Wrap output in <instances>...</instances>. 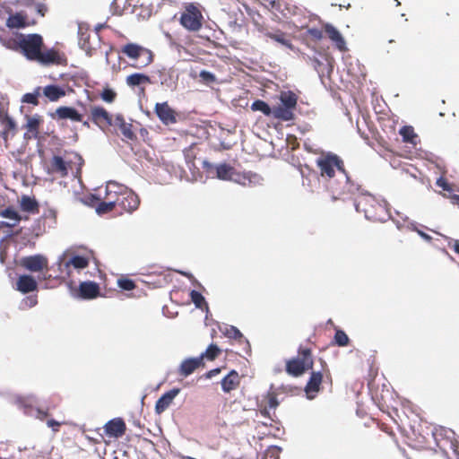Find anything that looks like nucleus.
<instances>
[{"mask_svg":"<svg viewBox=\"0 0 459 459\" xmlns=\"http://www.w3.org/2000/svg\"><path fill=\"white\" fill-rule=\"evenodd\" d=\"M36 403V397L34 395L28 396H17L14 400V403L20 408L27 409Z\"/></svg>","mask_w":459,"mask_h":459,"instance_id":"58836bf2","label":"nucleus"},{"mask_svg":"<svg viewBox=\"0 0 459 459\" xmlns=\"http://www.w3.org/2000/svg\"><path fill=\"white\" fill-rule=\"evenodd\" d=\"M180 393L179 388H173L165 394H163L155 403V412L161 414L164 412L172 403L173 400Z\"/></svg>","mask_w":459,"mask_h":459,"instance_id":"2eb2a0df","label":"nucleus"},{"mask_svg":"<svg viewBox=\"0 0 459 459\" xmlns=\"http://www.w3.org/2000/svg\"><path fill=\"white\" fill-rule=\"evenodd\" d=\"M268 404L271 409H275L278 406L277 398L273 395H271L269 397Z\"/></svg>","mask_w":459,"mask_h":459,"instance_id":"4d7b16f0","label":"nucleus"},{"mask_svg":"<svg viewBox=\"0 0 459 459\" xmlns=\"http://www.w3.org/2000/svg\"><path fill=\"white\" fill-rule=\"evenodd\" d=\"M117 187V184L114 183V182H108L107 186H106V192L107 193H111V192H115L117 193L116 191V188Z\"/></svg>","mask_w":459,"mask_h":459,"instance_id":"13d9d810","label":"nucleus"},{"mask_svg":"<svg viewBox=\"0 0 459 459\" xmlns=\"http://www.w3.org/2000/svg\"><path fill=\"white\" fill-rule=\"evenodd\" d=\"M444 196L449 198L453 204L459 205V195H455V194L451 193L449 195L444 194Z\"/></svg>","mask_w":459,"mask_h":459,"instance_id":"6e6d98bb","label":"nucleus"},{"mask_svg":"<svg viewBox=\"0 0 459 459\" xmlns=\"http://www.w3.org/2000/svg\"><path fill=\"white\" fill-rule=\"evenodd\" d=\"M341 176V178L340 180L343 183H345V186H348V182L350 180L349 177H348V174L346 173H343V174H340Z\"/></svg>","mask_w":459,"mask_h":459,"instance_id":"e2e57ef3","label":"nucleus"},{"mask_svg":"<svg viewBox=\"0 0 459 459\" xmlns=\"http://www.w3.org/2000/svg\"><path fill=\"white\" fill-rule=\"evenodd\" d=\"M216 178L222 181H230L243 186H254L263 180L260 174H216Z\"/></svg>","mask_w":459,"mask_h":459,"instance_id":"9b49d317","label":"nucleus"},{"mask_svg":"<svg viewBox=\"0 0 459 459\" xmlns=\"http://www.w3.org/2000/svg\"><path fill=\"white\" fill-rule=\"evenodd\" d=\"M117 284L121 289H123L125 290H132L135 288L134 282L130 279H126V278L118 279Z\"/></svg>","mask_w":459,"mask_h":459,"instance_id":"09e8293b","label":"nucleus"},{"mask_svg":"<svg viewBox=\"0 0 459 459\" xmlns=\"http://www.w3.org/2000/svg\"><path fill=\"white\" fill-rule=\"evenodd\" d=\"M38 283L36 280L28 274L21 275L16 282V289L22 293H29L36 290Z\"/></svg>","mask_w":459,"mask_h":459,"instance_id":"393cba45","label":"nucleus"},{"mask_svg":"<svg viewBox=\"0 0 459 459\" xmlns=\"http://www.w3.org/2000/svg\"><path fill=\"white\" fill-rule=\"evenodd\" d=\"M26 18L21 13L10 15L6 20V26L10 29H21L26 27Z\"/></svg>","mask_w":459,"mask_h":459,"instance_id":"7c9ffc66","label":"nucleus"},{"mask_svg":"<svg viewBox=\"0 0 459 459\" xmlns=\"http://www.w3.org/2000/svg\"><path fill=\"white\" fill-rule=\"evenodd\" d=\"M322 379L323 376L321 372H312L310 378L305 386V392L308 399H313L315 397V394L319 391Z\"/></svg>","mask_w":459,"mask_h":459,"instance_id":"412c9836","label":"nucleus"},{"mask_svg":"<svg viewBox=\"0 0 459 459\" xmlns=\"http://www.w3.org/2000/svg\"><path fill=\"white\" fill-rule=\"evenodd\" d=\"M120 52L129 59L135 61L132 66L138 69L148 66L154 59V55L152 50L133 42L124 45Z\"/></svg>","mask_w":459,"mask_h":459,"instance_id":"f03ea898","label":"nucleus"},{"mask_svg":"<svg viewBox=\"0 0 459 459\" xmlns=\"http://www.w3.org/2000/svg\"><path fill=\"white\" fill-rule=\"evenodd\" d=\"M0 215L4 218H6L12 221V223H7L8 228H13L18 224L21 221V216L18 212L13 208H6L0 212Z\"/></svg>","mask_w":459,"mask_h":459,"instance_id":"72a5a7b5","label":"nucleus"},{"mask_svg":"<svg viewBox=\"0 0 459 459\" xmlns=\"http://www.w3.org/2000/svg\"><path fill=\"white\" fill-rule=\"evenodd\" d=\"M251 109L254 111H261L264 115L274 117V107L271 108L265 101L262 100H255L251 105Z\"/></svg>","mask_w":459,"mask_h":459,"instance_id":"473e14b6","label":"nucleus"},{"mask_svg":"<svg viewBox=\"0 0 459 459\" xmlns=\"http://www.w3.org/2000/svg\"><path fill=\"white\" fill-rule=\"evenodd\" d=\"M334 340L339 346H346L349 342L348 335L342 330H337L334 335Z\"/></svg>","mask_w":459,"mask_h":459,"instance_id":"a18cd8bd","label":"nucleus"},{"mask_svg":"<svg viewBox=\"0 0 459 459\" xmlns=\"http://www.w3.org/2000/svg\"><path fill=\"white\" fill-rule=\"evenodd\" d=\"M335 174H330V173H327V174H320V177L325 180L326 181L328 178L329 179H332V178L334 176Z\"/></svg>","mask_w":459,"mask_h":459,"instance_id":"0e129e2a","label":"nucleus"},{"mask_svg":"<svg viewBox=\"0 0 459 459\" xmlns=\"http://www.w3.org/2000/svg\"><path fill=\"white\" fill-rule=\"evenodd\" d=\"M203 20L204 17L198 4L188 3L185 5L179 22L187 30L198 31L202 28Z\"/></svg>","mask_w":459,"mask_h":459,"instance_id":"39448f33","label":"nucleus"},{"mask_svg":"<svg viewBox=\"0 0 459 459\" xmlns=\"http://www.w3.org/2000/svg\"><path fill=\"white\" fill-rule=\"evenodd\" d=\"M428 162L429 169H437L439 172H446V164L444 159L437 156H432L431 158L428 159Z\"/></svg>","mask_w":459,"mask_h":459,"instance_id":"f704fd0d","label":"nucleus"},{"mask_svg":"<svg viewBox=\"0 0 459 459\" xmlns=\"http://www.w3.org/2000/svg\"><path fill=\"white\" fill-rule=\"evenodd\" d=\"M399 134L402 136L404 143L411 144L414 148L420 144V139L411 126H402L399 130Z\"/></svg>","mask_w":459,"mask_h":459,"instance_id":"b1692460","label":"nucleus"},{"mask_svg":"<svg viewBox=\"0 0 459 459\" xmlns=\"http://www.w3.org/2000/svg\"><path fill=\"white\" fill-rule=\"evenodd\" d=\"M221 330L229 338L241 339L243 337L240 331L233 325H226L223 329Z\"/></svg>","mask_w":459,"mask_h":459,"instance_id":"79ce46f5","label":"nucleus"},{"mask_svg":"<svg viewBox=\"0 0 459 459\" xmlns=\"http://www.w3.org/2000/svg\"><path fill=\"white\" fill-rule=\"evenodd\" d=\"M126 424L121 419H114L105 425V432L113 437H120L125 434Z\"/></svg>","mask_w":459,"mask_h":459,"instance_id":"4be33fe9","label":"nucleus"},{"mask_svg":"<svg viewBox=\"0 0 459 459\" xmlns=\"http://www.w3.org/2000/svg\"><path fill=\"white\" fill-rule=\"evenodd\" d=\"M83 163L79 153L67 151L63 155H54L50 161L51 167L60 172H81Z\"/></svg>","mask_w":459,"mask_h":459,"instance_id":"20e7f679","label":"nucleus"},{"mask_svg":"<svg viewBox=\"0 0 459 459\" xmlns=\"http://www.w3.org/2000/svg\"><path fill=\"white\" fill-rule=\"evenodd\" d=\"M90 34L88 31L80 30L79 32V43L81 48L85 50L88 54H91V49L93 48L89 42Z\"/></svg>","mask_w":459,"mask_h":459,"instance_id":"ea45409f","label":"nucleus"},{"mask_svg":"<svg viewBox=\"0 0 459 459\" xmlns=\"http://www.w3.org/2000/svg\"><path fill=\"white\" fill-rule=\"evenodd\" d=\"M159 74H160V82H161V84H163V85H164V84H165V85H169V84L167 83V79L165 78V76H166L167 74H169V70H167V69L163 68L162 70H160V71H159Z\"/></svg>","mask_w":459,"mask_h":459,"instance_id":"5fc2aeb1","label":"nucleus"},{"mask_svg":"<svg viewBox=\"0 0 459 459\" xmlns=\"http://www.w3.org/2000/svg\"><path fill=\"white\" fill-rule=\"evenodd\" d=\"M281 105L274 107V118L281 121H291L295 118L294 111L298 105L299 96L292 91H281L279 95Z\"/></svg>","mask_w":459,"mask_h":459,"instance_id":"7ed1b4c3","label":"nucleus"},{"mask_svg":"<svg viewBox=\"0 0 459 459\" xmlns=\"http://www.w3.org/2000/svg\"><path fill=\"white\" fill-rule=\"evenodd\" d=\"M21 34L22 33H16L15 36L1 34L0 43L10 50L20 52Z\"/></svg>","mask_w":459,"mask_h":459,"instance_id":"cd10ccee","label":"nucleus"},{"mask_svg":"<svg viewBox=\"0 0 459 459\" xmlns=\"http://www.w3.org/2000/svg\"><path fill=\"white\" fill-rule=\"evenodd\" d=\"M362 195H368L372 201H377L374 196H372L371 195L369 194H367V193H362Z\"/></svg>","mask_w":459,"mask_h":459,"instance_id":"774afa93","label":"nucleus"},{"mask_svg":"<svg viewBox=\"0 0 459 459\" xmlns=\"http://www.w3.org/2000/svg\"><path fill=\"white\" fill-rule=\"evenodd\" d=\"M100 97L105 102L112 103L117 98V93L110 88H105L100 93Z\"/></svg>","mask_w":459,"mask_h":459,"instance_id":"c03bdc74","label":"nucleus"},{"mask_svg":"<svg viewBox=\"0 0 459 459\" xmlns=\"http://www.w3.org/2000/svg\"><path fill=\"white\" fill-rule=\"evenodd\" d=\"M154 112L160 122L165 126L173 125L178 122V113L167 101L156 103Z\"/></svg>","mask_w":459,"mask_h":459,"instance_id":"f8f14e48","label":"nucleus"},{"mask_svg":"<svg viewBox=\"0 0 459 459\" xmlns=\"http://www.w3.org/2000/svg\"><path fill=\"white\" fill-rule=\"evenodd\" d=\"M325 32L331 41L335 45L336 48L343 52L347 50L346 42L340 31L332 24L326 23L324 26Z\"/></svg>","mask_w":459,"mask_h":459,"instance_id":"a211bd4d","label":"nucleus"},{"mask_svg":"<svg viewBox=\"0 0 459 459\" xmlns=\"http://www.w3.org/2000/svg\"><path fill=\"white\" fill-rule=\"evenodd\" d=\"M411 226L410 228H411V230H413L417 231V233H418V234H419V235H420V236L424 240H426V241H430V240L432 239V238H431L429 234H427V233L423 232L422 230H417V229H416V227H415V225H414L413 223H411Z\"/></svg>","mask_w":459,"mask_h":459,"instance_id":"864d4df0","label":"nucleus"},{"mask_svg":"<svg viewBox=\"0 0 459 459\" xmlns=\"http://www.w3.org/2000/svg\"><path fill=\"white\" fill-rule=\"evenodd\" d=\"M186 163L187 168L190 170V172H199L201 169L206 170V171H212L215 169V172H233L235 168V161L233 163L230 162H221L216 166H213L209 161L203 158H196L194 157L193 160H190L189 154H186Z\"/></svg>","mask_w":459,"mask_h":459,"instance_id":"423d86ee","label":"nucleus"},{"mask_svg":"<svg viewBox=\"0 0 459 459\" xmlns=\"http://www.w3.org/2000/svg\"><path fill=\"white\" fill-rule=\"evenodd\" d=\"M200 77V82L205 84V85H211L216 82V76L206 70H203L199 74Z\"/></svg>","mask_w":459,"mask_h":459,"instance_id":"37998d69","label":"nucleus"},{"mask_svg":"<svg viewBox=\"0 0 459 459\" xmlns=\"http://www.w3.org/2000/svg\"><path fill=\"white\" fill-rule=\"evenodd\" d=\"M68 251L64 252L58 257V269L62 273L66 274L68 277L71 276V267L75 270L85 269L89 265V259L82 255H73L68 260H65V256Z\"/></svg>","mask_w":459,"mask_h":459,"instance_id":"6e6552de","label":"nucleus"},{"mask_svg":"<svg viewBox=\"0 0 459 459\" xmlns=\"http://www.w3.org/2000/svg\"><path fill=\"white\" fill-rule=\"evenodd\" d=\"M116 204H117V200L109 201V202H102L98 205L96 211L98 213L107 212L108 211H111L114 208V206L116 205Z\"/></svg>","mask_w":459,"mask_h":459,"instance_id":"49530a36","label":"nucleus"},{"mask_svg":"<svg viewBox=\"0 0 459 459\" xmlns=\"http://www.w3.org/2000/svg\"><path fill=\"white\" fill-rule=\"evenodd\" d=\"M307 35L314 40H321L324 37L323 30L317 29V28L308 29Z\"/></svg>","mask_w":459,"mask_h":459,"instance_id":"3c124183","label":"nucleus"},{"mask_svg":"<svg viewBox=\"0 0 459 459\" xmlns=\"http://www.w3.org/2000/svg\"><path fill=\"white\" fill-rule=\"evenodd\" d=\"M47 424L49 428H52L54 431H56L57 430L56 428L59 427V425H60V423L55 420H48Z\"/></svg>","mask_w":459,"mask_h":459,"instance_id":"bf43d9fd","label":"nucleus"},{"mask_svg":"<svg viewBox=\"0 0 459 459\" xmlns=\"http://www.w3.org/2000/svg\"><path fill=\"white\" fill-rule=\"evenodd\" d=\"M41 95V87L35 88L33 92L25 93L22 96V101L24 103L38 106L39 104V97Z\"/></svg>","mask_w":459,"mask_h":459,"instance_id":"c9c22d12","label":"nucleus"},{"mask_svg":"<svg viewBox=\"0 0 459 459\" xmlns=\"http://www.w3.org/2000/svg\"><path fill=\"white\" fill-rule=\"evenodd\" d=\"M454 250L455 253L459 254V240H455L454 244Z\"/></svg>","mask_w":459,"mask_h":459,"instance_id":"338daca9","label":"nucleus"},{"mask_svg":"<svg viewBox=\"0 0 459 459\" xmlns=\"http://www.w3.org/2000/svg\"><path fill=\"white\" fill-rule=\"evenodd\" d=\"M41 94L51 102L57 101L61 98L65 96V91L62 87L56 84H49L45 87H41Z\"/></svg>","mask_w":459,"mask_h":459,"instance_id":"5701e85b","label":"nucleus"},{"mask_svg":"<svg viewBox=\"0 0 459 459\" xmlns=\"http://www.w3.org/2000/svg\"><path fill=\"white\" fill-rule=\"evenodd\" d=\"M313 180L320 181V178L318 174H302V183L303 185L309 184Z\"/></svg>","mask_w":459,"mask_h":459,"instance_id":"603ef678","label":"nucleus"},{"mask_svg":"<svg viewBox=\"0 0 459 459\" xmlns=\"http://www.w3.org/2000/svg\"><path fill=\"white\" fill-rule=\"evenodd\" d=\"M190 298L192 302L195 304V307L202 308L203 306H205L206 309L208 310V306L205 301L204 297L196 290H192L190 292Z\"/></svg>","mask_w":459,"mask_h":459,"instance_id":"a19ab883","label":"nucleus"},{"mask_svg":"<svg viewBox=\"0 0 459 459\" xmlns=\"http://www.w3.org/2000/svg\"><path fill=\"white\" fill-rule=\"evenodd\" d=\"M20 53L28 60L46 66H65L67 65V57L65 53L54 48H47L43 37L37 33L21 34Z\"/></svg>","mask_w":459,"mask_h":459,"instance_id":"f257e3e1","label":"nucleus"},{"mask_svg":"<svg viewBox=\"0 0 459 459\" xmlns=\"http://www.w3.org/2000/svg\"><path fill=\"white\" fill-rule=\"evenodd\" d=\"M238 374L235 370H231L221 380V388L225 393L234 390L238 385Z\"/></svg>","mask_w":459,"mask_h":459,"instance_id":"c85d7f7f","label":"nucleus"},{"mask_svg":"<svg viewBox=\"0 0 459 459\" xmlns=\"http://www.w3.org/2000/svg\"><path fill=\"white\" fill-rule=\"evenodd\" d=\"M313 361L308 349L302 351L301 359H293L286 364V371L294 377L301 376L307 369L311 368Z\"/></svg>","mask_w":459,"mask_h":459,"instance_id":"1a4fd4ad","label":"nucleus"},{"mask_svg":"<svg viewBox=\"0 0 459 459\" xmlns=\"http://www.w3.org/2000/svg\"><path fill=\"white\" fill-rule=\"evenodd\" d=\"M221 372V368H213L206 373V378H212Z\"/></svg>","mask_w":459,"mask_h":459,"instance_id":"052dcab7","label":"nucleus"},{"mask_svg":"<svg viewBox=\"0 0 459 459\" xmlns=\"http://www.w3.org/2000/svg\"><path fill=\"white\" fill-rule=\"evenodd\" d=\"M26 129L25 138H38L39 134V127L43 123L42 117L36 114L34 116H26Z\"/></svg>","mask_w":459,"mask_h":459,"instance_id":"6ab92c4d","label":"nucleus"},{"mask_svg":"<svg viewBox=\"0 0 459 459\" xmlns=\"http://www.w3.org/2000/svg\"><path fill=\"white\" fill-rule=\"evenodd\" d=\"M53 117L57 119H70L74 122H82V115L80 114L74 108L61 106L56 109Z\"/></svg>","mask_w":459,"mask_h":459,"instance_id":"aec40b11","label":"nucleus"},{"mask_svg":"<svg viewBox=\"0 0 459 459\" xmlns=\"http://www.w3.org/2000/svg\"><path fill=\"white\" fill-rule=\"evenodd\" d=\"M47 413L40 411V410H37V415L36 417L42 420L44 417H46Z\"/></svg>","mask_w":459,"mask_h":459,"instance_id":"69168bd1","label":"nucleus"},{"mask_svg":"<svg viewBox=\"0 0 459 459\" xmlns=\"http://www.w3.org/2000/svg\"><path fill=\"white\" fill-rule=\"evenodd\" d=\"M316 163L321 172H346L343 160L331 152H323Z\"/></svg>","mask_w":459,"mask_h":459,"instance_id":"0eeeda50","label":"nucleus"},{"mask_svg":"<svg viewBox=\"0 0 459 459\" xmlns=\"http://www.w3.org/2000/svg\"><path fill=\"white\" fill-rule=\"evenodd\" d=\"M264 34L265 37H267L273 40H275L276 42L281 44L282 46H285L286 48H288L290 49H292V48H293V45H292L290 39H289L287 38V34L285 32L281 31V30H277L274 32L265 31V32H264Z\"/></svg>","mask_w":459,"mask_h":459,"instance_id":"c756f323","label":"nucleus"},{"mask_svg":"<svg viewBox=\"0 0 459 459\" xmlns=\"http://www.w3.org/2000/svg\"><path fill=\"white\" fill-rule=\"evenodd\" d=\"M22 265L30 272L38 273L48 267V259L42 255L26 256L22 258Z\"/></svg>","mask_w":459,"mask_h":459,"instance_id":"ddd939ff","label":"nucleus"},{"mask_svg":"<svg viewBox=\"0 0 459 459\" xmlns=\"http://www.w3.org/2000/svg\"><path fill=\"white\" fill-rule=\"evenodd\" d=\"M437 186L441 187L444 191L451 194L454 192V186L448 183L444 178L440 177L437 179Z\"/></svg>","mask_w":459,"mask_h":459,"instance_id":"8fccbe9b","label":"nucleus"},{"mask_svg":"<svg viewBox=\"0 0 459 459\" xmlns=\"http://www.w3.org/2000/svg\"><path fill=\"white\" fill-rule=\"evenodd\" d=\"M219 351H220V350L217 347V345L211 344L206 349V351L204 352H203L202 354H204V357H206L208 359L212 360L218 356Z\"/></svg>","mask_w":459,"mask_h":459,"instance_id":"de8ad7c7","label":"nucleus"},{"mask_svg":"<svg viewBox=\"0 0 459 459\" xmlns=\"http://www.w3.org/2000/svg\"><path fill=\"white\" fill-rule=\"evenodd\" d=\"M0 124L3 127L2 137L6 140L9 134L16 132V123L7 112H0Z\"/></svg>","mask_w":459,"mask_h":459,"instance_id":"a878e982","label":"nucleus"},{"mask_svg":"<svg viewBox=\"0 0 459 459\" xmlns=\"http://www.w3.org/2000/svg\"><path fill=\"white\" fill-rule=\"evenodd\" d=\"M99 290V285L93 281H83L79 286L80 296L86 299L96 298Z\"/></svg>","mask_w":459,"mask_h":459,"instance_id":"bb28decb","label":"nucleus"},{"mask_svg":"<svg viewBox=\"0 0 459 459\" xmlns=\"http://www.w3.org/2000/svg\"><path fill=\"white\" fill-rule=\"evenodd\" d=\"M204 358V354H201L196 358H188L184 359L178 369L179 374L183 377H188L203 364Z\"/></svg>","mask_w":459,"mask_h":459,"instance_id":"f3484780","label":"nucleus"},{"mask_svg":"<svg viewBox=\"0 0 459 459\" xmlns=\"http://www.w3.org/2000/svg\"><path fill=\"white\" fill-rule=\"evenodd\" d=\"M90 119L102 131L111 127L114 124L113 116L101 106L90 108Z\"/></svg>","mask_w":459,"mask_h":459,"instance_id":"9d476101","label":"nucleus"},{"mask_svg":"<svg viewBox=\"0 0 459 459\" xmlns=\"http://www.w3.org/2000/svg\"><path fill=\"white\" fill-rule=\"evenodd\" d=\"M115 128H118L126 140H134L136 135L133 131L132 124L126 123L122 114H117L114 117V124L112 126Z\"/></svg>","mask_w":459,"mask_h":459,"instance_id":"dca6fc26","label":"nucleus"},{"mask_svg":"<svg viewBox=\"0 0 459 459\" xmlns=\"http://www.w3.org/2000/svg\"><path fill=\"white\" fill-rule=\"evenodd\" d=\"M126 82L127 85L134 87L141 84L150 83L151 80L150 77L146 74L135 73L128 75L126 79Z\"/></svg>","mask_w":459,"mask_h":459,"instance_id":"2f4dec72","label":"nucleus"},{"mask_svg":"<svg viewBox=\"0 0 459 459\" xmlns=\"http://www.w3.org/2000/svg\"><path fill=\"white\" fill-rule=\"evenodd\" d=\"M26 304L31 307H34L36 304H37V299L36 298H28L26 300H25Z\"/></svg>","mask_w":459,"mask_h":459,"instance_id":"680f3d73","label":"nucleus"},{"mask_svg":"<svg viewBox=\"0 0 459 459\" xmlns=\"http://www.w3.org/2000/svg\"><path fill=\"white\" fill-rule=\"evenodd\" d=\"M21 208L24 212H33L38 210V203L35 199L23 195L21 199Z\"/></svg>","mask_w":459,"mask_h":459,"instance_id":"e433bc0d","label":"nucleus"},{"mask_svg":"<svg viewBox=\"0 0 459 459\" xmlns=\"http://www.w3.org/2000/svg\"><path fill=\"white\" fill-rule=\"evenodd\" d=\"M126 199L127 204H126L124 201H122L124 209L132 212L138 208L140 201H139L137 195H135L133 193H130L128 195L127 198H126Z\"/></svg>","mask_w":459,"mask_h":459,"instance_id":"4c0bfd02","label":"nucleus"},{"mask_svg":"<svg viewBox=\"0 0 459 459\" xmlns=\"http://www.w3.org/2000/svg\"><path fill=\"white\" fill-rule=\"evenodd\" d=\"M164 176V178L159 179V183L160 184H170L174 181H186L190 183L195 182H202L204 183V180L203 178V174H162Z\"/></svg>","mask_w":459,"mask_h":459,"instance_id":"4468645a","label":"nucleus"}]
</instances>
